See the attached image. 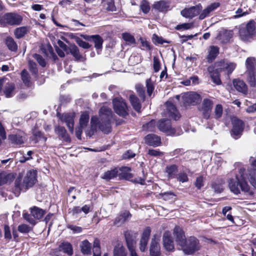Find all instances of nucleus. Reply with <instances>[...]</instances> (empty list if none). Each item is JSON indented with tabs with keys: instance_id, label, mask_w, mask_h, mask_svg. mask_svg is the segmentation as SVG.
<instances>
[{
	"instance_id": "1",
	"label": "nucleus",
	"mask_w": 256,
	"mask_h": 256,
	"mask_svg": "<svg viewBox=\"0 0 256 256\" xmlns=\"http://www.w3.org/2000/svg\"><path fill=\"white\" fill-rule=\"evenodd\" d=\"M250 167L247 170L244 168L239 169V174L236 176V179L228 180V188L231 192L235 194H239L241 192L249 195L254 192L246 180L248 179L250 184L256 188V160L253 158H250Z\"/></svg>"
},
{
	"instance_id": "2",
	"label": "nucleus",
	"mask_w": 256,
	"mask_h": 256,
	"mask_svg": "<svg viewBox=\"0 0 256 256\" xmlns=\"http://www.w3.org/2000/svg\"><path fill=\"white\" fill-rule=\"evenodd\" d=\"M112 116V112L110 108L102 106L99 112L98 117L93 116L91 118L90 125L92 130H95L98 127L104 134L111 132L110 120Z\"/></svg>"
},
{
	"instance_id": "3",
	"label": "nucleus",
	"mask_w": 256,
	"mask_h": 256,
	"mask_svg": "<svg viewBox=\"0 0 256 256\" xmlns=\"http://www.w3.org/2000/svg\"><path fill=\"white\" fill-rule=\"evenodd\" d=\"M37 172L36 170H30L27 172L25 176L23 184H21L22 178L19 177L16 178L14 181V186L12 189V192L16 196H18L24 186L26 189L32 186L36 182Z\"/></svg>"
},
{
	"instance_id": "4",
	"label": "nucleus",
	"mask_w": 256,
	"mask_h": 256,
	"mask_svg": "<svg viewBox=\"0 0 256 256\" xmlns=\"http://www.w3.org/2000/svg\"><path fill=\"white\" fill-rule=\"evenodd\" d=\"M199 240L194 236H190L182 246V250L185 254L190 255L200 249Z\"/></svg>"
},
{
	"instance_id": "5",
	"label": "nucleus",
	"mask_w": 256,
	"mask_h": 256,
	"mask_svg": "<svg viewBox=\"0 0 256 256\" xmlns=\"http://www.w3.org/2000/svg\"><path fill=\"white\" fill-rule=\"evenodd\" d=\"M158 130L166 133L168 136H178L182 133V130L180 129H176L172 128L170 120L166 119H161L157 124Z\"/></svg>"
},
{
	"instance_id": "6",
	"label": "nucleus",
	"mask_w": 256,
	"mask_h": 256,
	"mask_svg": "<svg viewBox=\"0 0 256 256\" xmlns=\"http://www.w3.org/2000/svg\"><path fill=\"white\" fill-rule=\"evenodd\" d=\"M115 112L120 116H126L128 114V107L124 100L121 98H116L112 100Z\"/></svg>"
},
{
	"instance_id": "7",
	"label": "nucleus",
	"mask_w": 256,
	"mask_h": 256,
	"mask_svg": "<svg viewBox=\"0 0 256 256\" xmlns=\"http://www.w3.org/2000/svg\"><path fill=\"white\" fill-rule=\"evenodd\" d=\"M57 116L59 118L62 123H65L70 132H74V124L75 114L74 112L57 114Z\"/></svg>"
},
{
	"instance_id": "8",
	"label": "nucleus",
	"mask_w": 256,
	"mask_h": 256,
	"mask_svg": "<svg viewBox=\"0 0 256 256\" xmlns=\"http://www.w3.org/2000/svg\"><path fill=\"white\" fill-rule=\"evenodd\" d=\"M232 128L231 130V136L234 139L240 137L244 129V123L242 120L237 118L232 120Z\"/></svg>"
},
{
	"instance_id": "9",
	"label": "nucleus",
	"mask_w": 256,
	"mask_h": 256,
	"mask_svg": "<svg viewBox=\"0 0 256 256\" xmlns=\"http://www.w3.org/2000/svg\"><path fill=\"white\" fill-rule=\"evenodd\" d=\"M2 20L10 26L20 25L22 22V18L16 12H8L4 14Z\"/></svg>"
},
{
	"instance_id": "10",
	"label": "nucleus",
	"mask_w": 256,
	"mask_h": 256,
	"mask_svg": "<svg viewBox=\"0 0 256 256\" xmlns=\"http://www.w3.org/2000/svg\"><path fill=\"white\" fill-rule=\"evenodd\" d=\"M166 110L164 112V116L177 120L180 118V114L176 106L170 102H166Z\"/></svg>"
},
{
	"instance_id": "11",
	"label": "nucleus",
	"mask_w": 256,
	"mask_h": 256,
	"mask_svg": "<svg viewBox=\"0 0 256 256\" xmlns=\"http://www.w3.org/2000/svg\"><path fill=\"white\" fill-rule=\"evenodd\" d=\"M213 104L212 100L208 98H204L202 102L200 110L202 112V116L205 118H210Z\"/></svg>"
},
{
	"instance_id": "12",
	"label": "nucleus",
	"mask_w": 256,
	"mask_h": 256,
	"mask_svg": "<svg viewBox=\"0 0 256 256\" xmlns=\"http://www.w3.org/2000/svg\"><path fill=\"white\" fill-rule=\"evenodd\" d=\"M202 9V6L201 4H199L189 8H185L181 11L180 14L184 18H192L197 16Z\"/></svg>"
},
{
	"instance_id": "13",
	"label": "nucleus",
	"mask_w": 256,
	"mask_h": 256,
	"mask_svg": "<svg viewBox=\"0 0 256 256\" xmlns=\"http://www.w3.org/2000/svg\"><path fill=\"white\" fill-rule=\"evenodd\" d=\"M200 96L196 92H188L182 96V100L184 104L194 105L200 100Z\"/></svg>"
},
{
	"instance_id": "14",
	"label": "nucleus",
	"mask_w": 256,
	"mask_h": 256,
	"mask_svg": "<svg viewBox=\"0 0 256 256\" xmlns=\"http://www.w3.org/2000/svg\"><path fill=\"white\" fill-rule=\"evenodd\" d=\"M163 245L165 249L168 252H172L174 250L173 238L169 232H166L162 237Z\"/></svg>"
},
{
	"instance_id": "15",
	"label": "nucleus",
	"mask_w": 256,
	"mask_h": 256,
	"mask_svg": "<svg viewBox=\"0 0 256 256\" xmlns=\"http://www.w3.org/2000/svg\"><path fill=\"white\" fill-rule=\"evenodd\" d=\"M173 234L177 244L181 247L184 246V242L187 239L186 238L183 230L180 227L176 226L174 229Z\"/></svg>"
},
{
	"instance_id": "16",
	"label": "nucleus",
	"mask_w": 256,
	"mask_h": 256,
	"mask_svg": "<svg viewBox=\"0 0 256 256\" xmlns=\"http://www.w3.org/2000/svg\"><path fill=\"white\" fill-rule=\"evenodd\" d=\"M216 68H218L220 70L227 71L228 74H231L236 66L234 62H228L226 60H222L215 64Z\"/></svg>"
},
{
	"instance_id": "17",
	"label": "nucleus",
	"mask_w": 256,
	"mask_h": 256,
	"mask_svg": "<svg viewBox=\"0 0 256 256\" xmlns=\"http://www.w3.org/2000/svg\"><path fill=\"white\" fill-rule=\"evenodd\" d=\"M150 232L151 230L150 227L146 228L143 232L140 244V249L142 252H144L146 248Z\"/></svg>"
},
{
	"instance_id": "18",
	"label": "nucleus",
	"mask_w": 256,
	"mask_h": 256,
	"mask_svg": "<svg viewBox=\"0 0 256 256\" xmlns=\"http://www.w3.org/2000/svg\"><path fill=\"white\" fill-rule=\"evenodd\" d=\"M220 6L219 2H214L208 6L200 14L199 18L203 20L207 16H210V13L216 10Z\"/></svg>"
},
{
	"instance_id": "19",
	"label": "nucleus",
	"mask_w": 256,
	"mask_h": 256,
	"mask_svg": "<svg viewBox=\"0 0 256 256\" xmlns=\"http://www.w3.org/2000/svg\"><path fill=\"white\" fill-rule=\"evenodd\" d=\"M208 70L210 74L213 82L217 85L221 84V80L220 78V72L221 71L218 68L214 69L213 66H209L208 68Z\"/></svg>"
},
{
	"instance_id": "20",
	"label": "nucleus",
	"mask_w": 256,
	"mask_h": 256,
	"mask_svg": "<svg viewBox=\"0 0 256 256\" xmlns=\"http://www.w3.org/2000/svg\"><path fill=\"white\" fill-rule=\"evenodd\" d=\"M146 142L150 146H158L161 144L160 136L155 134H148L145 138Z\"/></svg>"
},
{
	"instance_id": "21",
	"label": "nucleus",
	"mask_w": 256,
	"mask_h": 256,
	"mask_svg": "<svg viewBox=\"0 0 256 256\" xmlns=\"http://www.w3.org/2000/svg\"><path fill=\"white\" fill-rule=\"evenodd\" d=\"M160 248L158 244V240L156 238L152 240L150 246V254L151 256H160Z\"/></svg>"
},
{
	"instance_id": "22",
	"label": "nucleus",
	"mask_w": 256,
	"mask_h": 256,
	"mask_svg": "<svg viewBox=\"0 0 256 256\" xmlns=\"http://www.w3.org/2000/svg\"><path fill=\"white\" fill-rule=\"evenodd\" d=\"M54 132L64 141L66 142H70V138L67 133L64 127L60 126H56L54 128Z\"/></svg>"
},
{
	"instance_id": "23",
	"label": "nucleus",
	"mask_w": 256,
	"mask_h": 256,
	"mask_svg": "<svg viewBox=\"0 0 256 256\" xmlns=\"http://www.w3.org/2000/svg\"><path fill=\"white\" fill-rule=\"evenodd\" d=\"M234 88L239 92L244 95L248 94V87L245 82L240 79H235L233 80Z\"/></svg>"
},
{
	"instance_id": "24",
	"label": "nucleus",
	"mask_w": 256,
	"mask_h": 256,
	"mask_svg": "<svg viewBox=\"0 0 256 256\" xmlns=\"http://www.w3.org/2000/svg\"><path fill=\"white\" fill-rule=\"evenodd\" d=\"M220 48L217 46H212L208 48V54L206 57L208 62H212L216 59L219 54Z\"/></svg>"
},
{
	"instance_id": "25",
	"label": "nucleus",
	"mask_w": 256,
	"mask_h": 256,
	"mask_svg": "<svg viewBox=\"0 0 256 256\" xmlns=\"http://www.w3.org/2000/svg\"><path fill=\"white\" fill-rule=\"evenodd\" d=\"M113 256H128L127 250L122 244L118 243L113 250Z\"/></svg>"
},
{
	"instance_id": "26",
	"label": "nucleus",
	"mask_w": 256,
	"mask_h": 256,
	"mask_svg": "<svg viewBox=\"0 0 256 256\" xmlns=\"http://www.w3.org/2000/svg\"><path fill=\"white\" fill-rule=\"evenodd\" d=\"M14 90V84L12 82H8L4 86L3 89V92L6 98H11L15 94Z\"/></svg>"
},
{
	"instance_id": "27",
	"label": "nucleus",
	"mask_w": 256,
	"mask_h": 256,
	"mask_svg": "<svg viewBox=\"0 0 256 256\" xmlns=\"http://www.w3.org/2000/svg\"><path fill=\"white\" fill-rule=\"evenodd\" d=\"M169 3L168 1L160 0L156 2L152 6L153 8L160 12L166 11L169 8Z\"/></svg>"
},
{
	"instance_id": "28",
	"label": "nucleus",
	"mask_w": 256,
	"mask_h": 256,
	"mask_svg": "<svg viewBox=\"0 0 256 256\" xmlns=\"http://www.w3.org/2000/svg\"><path fill=\"white\" fill-rule=\"evenodd\" d=\"M118 172V168H115L110 170L106 172L102 175L100 176L102 179L106 180H110L113 179L116 177Z\"/></svg>"
},
{
	"instance_id": "29",
	"label": "nucleus",
	"mask_w": 256,
	"mask_h": 256,
	"mask_svg": "<svg viewBox=\"0 0 256 256\" xmlns=\"http://www.w3.org/2000/svg\"><path fill=\"white\" fill-rule=\"evenodd\" d=\"M239 36L240 38L244 42H249L253 37L250 34L248 33V31L243 26L240 28Z\"/></svg>"
},
{
	"instance_id": "30",
	"label": "nucleus",
	"mask_w": 256,
	"mask_h": 256,
	"mask_svg": "<svg viewBox=\"0 0 256 256\" xmlns=\"http://www.w3.org/2000/svg\"><path fill=\"white\" fill-rule=\"evenodd\" d=\"M80 248L81 252L84 254L90 255L91 254L92 244L87 240L82 242Z\"/></svg>"
},
{
	"instance_id": "31",
	"label": "nucleus",
	"mask_w": 256,
	"mask_h": 256,
	"mask_svg": "<svg viewBox=\"0 0 256 256\" xmlns=\"http://www.w3.org/2000/svg\"><path fill=\"white\" fill-rule=\"evenodd\" d=\"M31 214L34 218V220L41 219L45 214V211L42 208L36 206H34L30 208Z\"/></svg>"
},
{
	"instance_id": "32",
	"label": "nucleus",
	"mask_w": 256,
	"mask_h": 256,
	"mask_svg": "<svg viewBox=\"0 0 256 256\" xmlns=\"http://www.w3.org/2000/svg\"><path fill=\"white\" fill-rule=\"evenodd\" d=\"M124 235L127 247L128 249V250L135 248L136 242L134 236L130 234V232H126Z\"/></svg>"
},
{
	"instance_id": "33",
	"label": "nucleus",
	"mask_w": 256,
	"mask_h": 256,
	"mask_svg": "<svg viewBox=\"0 0 256 256\" xmlns=\"http://www.w3.org/2000/svg\"><path fill=\"white\" fill-rule=\"evenodd\" d=\"M60 250L63 251L64 253L68 256H72L73 254V248L72 245L68 242H63L59 246Z\"/></svg>"
},
{
	"instance_id": "34",
	"label": "nucleus",
	"mask_w": 256,
	"mask_h": 256,
	"mask_svg": "<svg viewBox=\"0 0 256 256\" xmlns=\"http://www.w3.org/2000/svg\"><path fill=\"white\" fill-rule=\"evenodd\" d=\"M130 100L135 110L140 112L142 106L139 99L136 96L132 94L130 96Z\"/></svg>"
},
{
	"instance_id": "35",
	"label": "nucleus",
	"mask_w": 256,
	"mask_h": 256,
	"mask_svg": "<svg viewBox=\"0 0 256 256\" xmlns=\"http://www.w3.org/2000/svg\"><path fill=\"white\" fill-rule=\"evenodd\" d=\"M6 44L9 50L16 52L18 50V45L14 38L10 36H8L6 38Z\"/></svg>"
},
{
	"instance_id": "36",
	"label": "nucleus",
	"mask_w": 256,
	"mask_h": 256,
	"mask_svg": "<svg viewBox=\"0 0 256 256\" xmlns=\"http://www.w3.org/2000/svg\"><path fill=\"white\" fill-rule=\"evenodd\" d=\"M66 54H71L76 60H80L82 57L78 48L75 44H70Z\"/></svg>"
},
{
	"instance_id": "37",
	"label": "nucleus",
	"mask_w": 256,
	"mask_h": 256,
	"mask_svg": "<svg viewBox=\"0 0 256 256\" xmlns=\"http://www.w3.org/2000/svg\"><path fill=\"white\" fill-rule=\"evenodd\" d=\"M256 59L252 57L248 58L246 61V72L256 71Z\"/></svg>"
},
{
	"instance_id": "38",
	"label": "nucleus",
	"mask_w": 256,
	"mask_h": 256,
	"mask_svg": "<svg viewBox=\"0 0 256 256\" xmlns=\"http://www.w3.org/2000/svg\"><path fill=\"white\" fill-rule=\"evenodd\" d=\"M247 75V81L250 86L255 87L256 86V71L246 72Z\"/></svg>"
},
{
	"instance_id": "39",
	"label": "nucleus",
	"mask_w": 256,
	"mask_h": 256,
	"mask_svg": "<svg viewBox=\"0 0 256 256\" xmlns=\"http://www.w3.org/2000/svg\"><path fill=\"white\" fill-rule=\"evenodd\" d=\"M11 142L16 145H20L24 143V138L20 134H11L9 136Z\"/></svg>"
},
{
	"instance_id": "40",
	"label": "nucleus",
	"mask_w": 256,
	"mask_h": 256,
	"mask_svg": "<svg viewBox=\"0 0 256 256\" xmlns=\"http://www.w3.org/2000/svg\"><path fill=\"white\" fill-rule=\"evenodd\" d=\"M243 26L252 36L256 34V23L254 20H250L246 26Z\"/></svg>"
},
{
	"instance_id": "41",
	"label": "nucleus",
	"mask_w": 256,
	"mask_h": 256,
	"mask_svg": "<svg viewBox=\"0 0 256 256\" xmlns=\"http://www.w3.org/2000/svg\"><path fill=\"white\" fill-rule=\"evenodd\" d=\"M91 41H92L94 43V47L96 50L102 48L103 40L100 35H92Z\"/></svg>"
},
{
	"instance_id": "42",
	"label": "nucleus",
	"mask_w": 256,
	"mask_h": 256,
	"mask_svg": "<svg viewBox=\"0 0 256 256\" xmlns=\"http://www.w3.org/2000/svg\"><path fill=\"white\" fill-rule=\"evenodd\" d=\"M166 172L168 174L169 178H174L178 172V168L176 165L172 164L166 166Z\"/></svg>"
},
{
	"instance_id": "43",
	"label": "nucleus",
	"mask_w": 256,
	"mask_h": 256,
	"mask_svg": "<svg viewBox=\"0 0 256 256\" xmlns=\"http://www.w3.org/2000/svg\"><path fill=\"white\" fill-rule=\"evenodd\" d=\"M89 115L86 112L82 114L79 120V126L82 128H86L89 122Z\"/></svg>"
},
{
	"instance_id": "44",
	"label": "nucleus",
	"mask_w": 256,
	"mask_h": 256,
	"mask_svg": "<svg viewBox=\"0 0 256 256\" xmlns=\"http://www.w3.org/2000/svg\"><path fill=\"white\" fill-rule=\"evenodd\" d=\"M224 182L223 180L216 181L212 183V188L214 192L216 193H220L223 190V186Z\"/></svg>"
},
{
	"instance_id": "45",
	"label": "nucleus",
	"mask_w": 256,
	"mask_h": 256,
	"mask_svg": "<svg viewBox=\"0 0 256 256\" xmlns=\"http://www.w3.org/2000/svg\"><path fill=\"white\" fill-rule=\"evenodd\" d=\"M28 28L26 27H20L15 30L14 35L17 38H20L25 36L28 32Z\"/></svg>"
},
{
	"instance_id": "46",
	"label": "nucleus",
	"mask_w": 256,
	"mask_h": 256,
	"mask_svg": "<svg viewBox=\"0 0 256 256\" xmlns=\"http://www.w3.org/2000/svg\"><path fill=\"white\" fill-rule=\"evenodd\" d=\"M222 106L220 104H216L214 109V118L219 120L222 117Z\"/></svg>"
},
{
	"instance_id": "47",
	"label": "nucleus",
	"mask_w": 256,
	"mask_h": 256,
	"mask_svg": "<svg viewBox=\"0 0 256 256\" xmlns=\"http://www.w3.org/2000/svg\"><path fill=\"white\" fill-rule=\"evenodd\" d=\"M122 37L128 44H132L136 43L134 36L129 33H123L122 34Z\"/></svg>"
},
{
	"instance_id": "48",
	"label": "nucleus",
	"mask_w": 256,
	"mask_h": 256,
	"mask_svg": "<svg viewBox=\"0 0 256 256\" xmlns=\"http://www.w3.org/2000/svg\"><path fill=\"white\" fill-rule=\"evenodd\" d=\"M232 36L233 34L232 31L226 30L220 36V39L222 42L226 43L230 40L232 37Z\"/></svg>"
},
{
	"instance_id": "49",
	"label": "nucleus",
	"mask_w": 256,
	"mask_h": 256,
	"mask_svg": "<svg viewBox=\"0 0 256 256\" xmlns=\"http://www.w3.org/2000/svg\"><path fill=\"white\" fill-rule=\"evenodd\" d=\"M32 230V228L26 224H20L18 227V230L22 234H28Z\"/></svg>"
},
{
	"instance_id": "50",
	"label": "nucleus",
	"mask_w": 256,
	"mask_h": 256,
	"mask_svg": "<svg viewBox=\"0 0 256 256\" xmlns=\"http://www.w3.org/2000/svg\"><path fill=\"white\" fill-rule=\"evenodd\" d=\"M140 8L144 13L148 14L150 10L149 2L146 0H142L140 4Z\"/></svg>"
},
{
	"instance_id": "51",
	"label": "nucleus",
	"mask_w": 256,
	"mask_h": 256,
	"mask_svg": "<svg viewBox=\"0 0 256 256\" xmlns=\"http://www.w3.org/2000/svg\"><path fill=\"white\" fill-rule=\"evenodd\" d=\"M146 86L147 88V93L149 96H150L154 90V82L151 78H148L146 80Z\"/></svg>"
},
{
	"instance_id": "52",
	"label": "nucleus",
	"mask_w": 256,
	"mask_h": 256,
	"mask_svg": "<svg viewBox=\"0 0 256 256\" xmlns=\"http://www.w3.org/2000/svg\"><path fill=\"white\" fill-rule=\"evenodd\" d=\"M136 89L139 96L144 101L145 99V90L144 86L140 84H138L136 86Z\"/></svg>"
},
{
	"instance_id": "53",
	"label": "nucleus",
	"mask_w": 256,
	"mask_h": 256,
	"mask_svg": "<svg viewBox=\"0 0 256 256\" xmlns=\"http://www.w3.org/2000/svg\"><path fill=\"white\" fill-rule=\"evenodd\" d=\"M22 216L32 226H34L36 224V222L31 214H28L26 212L22 214Z\"/></svg>"
},
{
	"instance_id": "54",
	"label": "nucleus",
	"mask_w": 256,
	"mask_h": 256,
	"mask_svg": "<svg viewBox=\"0 0 256 256\" xmlns=\"http://www.w3.org/2000/svg\"><path fill=\"white\" fill-rule=\"evenodd\" d=\"M33 57L42 67H44L46 66L45 60L42 56L35 54L33 55Z\"/></svg>"
},
{
	"instance_id": "55",
	"label": "nucleus",
	"mask_w": 256,
	"mask_h": 256,
	"mask_svg": "<svg viewBox=\"0 0 256 256\" xmlns=\"http://www.w3.org/2000/svg\"><path fill=\"white\" fill-rule=\"evenodd\" d=\"M22 79L23 82L26 85H28L30 84V76L26 70H24L21 72Z\"/></svg>"
},
{
	"instance_id": "56",
	"label": "nucleus",
	"mask_w": 256,
	"mask_h": 256,
	"mask_svg": "<svg viewBox=\"0 0 256 256\" xmlns=\"http://www.w3.org/2000/svg\"><path fill=\"white\" fill-rule=\"evenodd\" d=\"M153 60V68L154 71L156 72H158L161 68L160 60L156 56H154Z\"/></svg>"
},
{
	"instance_id": "57",
	"label": "nucleus",
	"mask_w": 256,
	"mask_h": 256,
	"mask_svg": "<svg viewBox=\"0 0 256 256\" xmlns=\"http://www.w3.org/2000/svg\"><path fill=\"white\" fill-rule=\"evenodd\" d=\"M153 41L154 43H156L158 44H162L164 43L169 44L170 42L166 40L163 39V38L161 36H158L156 34L153 35Z\"/></svg>"
},
{
	"instance_id": "58",
	"label": "nucleus",
	"mask_w": 256,
	"mask_h": 256,
	"mask_svg": "<svg viewBox=\"0 0 256 256\" xmlns=\"http://www.w3.org/2000/svg\"><path fill=\"white\" fill-rule=\"evenodd\" d=\"M156 122L152 120L146 125L144 126V129H147L148 131H154L155 129Z\"/></svg>"
},
{
	"instance_id": "59",
	"label": "nucleus",
	"mask_w": 256,
	"mask_h": 256,
	"mask_svg": "<svg viewBox=\"0 0 256 256\" xmlns=\"http://www.w3.org/2000/svg\"><path fill=\"white\" fill-rule=\"evenodd\" d=\"M10 174H6L4 173L0 174V186L8 182V180L10 178Z\"/></svg>"
},
{
	"instance_id": "60",
	"label": "nucleus",
	"mask_w": 256,
	"mask_h": 256,
	"mask_svg": "<svg viewBox=\"0 0 256 256\" xmlns=\"http://www.w3.org/2000/svg\"><path fill=\"white\" fill-rule=\"evenodd\" d=\"M92 252H98V253H101L100 242L98 238H96L94 241Z\"/></svg>"
},
{
	"instance_id": "61",
	"label": "nucleus",
	"mask_w": 256,
	"mask_h": 256,
	"mask_svg": "<svg viewBox=\"0 0 256 256\" xmlns=\"http://www.w3.org/2000/svg\"><path fill=\"white\" fill-rule=\"evenodd\" d=\"M76 42L80 46L84 48H88L90 47V45L88 43L82 40L80 38H76Z\"/></svg>"
},
{
	"instance_id": "62",
	"label": "nucleus",
	"mask_w": 256,
	"mask_h": 256,
	"mask_svg": "<svg viewBox=\"0 0 256 256\" xmlns=\"http://www.w3.org/2000/svg\"><path fill=\"white\" fill-rule=\"evenodd\" d=\"M204 178L202 176H200L198 177L196 180L194 185L198 189H200V188L204 186Z\"/></svg>"
},
{
	"instance_id": "63",
	"label": "nucleus",
	"mask_w": 256,
	"mask_h": 256,
	"mask_svg": "<svg viewBox=\"0 0 256 256\" xmlns=\"http://www.w3.org/2000/svg\"><path fill=\"white\" fill-rule=\"evenodd\" d=\"M28 66L30 70L32 73L36 74L38 72L36 64L34 62L30 60L28 62Z\"/></svg>"
},
{
	"instance_id": "64",
	"label": "nucleus",
	"mask_w": 256,
	"mask_h": 256,
	"mask_svg": "<svg viewBox=\"0 0 256 256\" xmlns=\"http://www.w3.org/2000/svg\"><path fill=\"white\" fill-rule=\"evenodd\" d=\"M4 238L6 239L10 240L12 238L11 232L10 228L8 226L4 225Z\"/></svg>"
}]
</instances>
